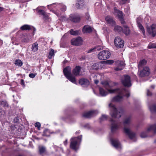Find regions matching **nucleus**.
<instances>
[{"label": "nucleus", "mask_w": 156, "mask_h": 156, "mask_svg": "<svg viewBox=\"0 0 156 156\" xmlns=\"http://www.w3.org/2000/svg\"><path fill=\"white\" fill-rule=\"evenodd\" d=\"M21 82L22 83H23V80H21Z\"/></svg>", "instance_id": "13d9d810"}, {"label": "nucleus", "mask_w": 156, "mask_h": 156, "mask_svg": "<svg viewBox=\"0 0 156 156\" xmlns=\"http://www.w3.org/2000/svg\"><path fill=\"white\" fill-rule=\"evenodd\" d=\"M70 19L74 22H79L80 20L79 16L76 15H71L70 16Z\"/></svg>", "instance_id": "a211bd4d"}, {"label": "nucleus", "mask_w": 156, "mask_h": 156, "mask_svg": "<svg viewBox=\"0 0 156 156\" xmlns=\"http://www.w3.org/2000/svg\"><path fill=\"white\" fill-rule=\"evenodd\" d=\"M114 61L113 60H107L106 62V63L107 64H111L113 63Z\"/></svg>", "instance_id": "49530a36"}, {"label": "nucleus", "mask_w": 156, "mask_h": 156, "mask_svg": "<svg viewBox=\"0 0 156 156\" xmlns=\"http://www.w3.org/2000/svg\"><path fill=\"white\" fill-rule=\"evenodd\" d=\"M43 18L44 20H47L48 18V16L46 13L45 15L43 16Z\"/></svg>", "instance_id": "a18cd8bd"}, {"label": "nucleus", "mask_w": 156, "mask_h": 156, "mask_svg": "<svg viewBox=\"0 0 156 156\" xmlns=\"http://www.w3.org/2000/svg\"><path fill=\"white\" fill-rule=\"evenodd\" d=\"M20 29L22 30H29L31 29L30 26L28 25H24L22 26Z\"/></svg>", "instance_id": "c756f323"}, {"label": "nucleus", "mask_w": 156, "mask_h": 156, "mask_svg": "<svg viewBox=\"0 0 156 156\" xmlns=\"http://www.w3.org/2000/svg\"><path fill=\"white\" fill-rule=\"evenodd\" d=\"M147 32L153 37H154L156 35V25L153 24L150 27H147Z\"/></svg>", "instance_id": "1a4fd4ad"}, {"label": "nucleus", "mask_w": 156, "mask_h": 156, "mask_svg": "<svg viewBox=\"0 0 156 156\" xmlns=\"http://www.w3.org/2000/svg\"><path fill=\"white\" fill-rule=\"evenodd\" d=\"M151 130H153L154 133H156V125L154 124L149 126L147 129V131H149Z\"/></svg>", "instance_id": "f704fd0d"}, {"label": "nucleus", "mask_w": 156, "mask_h": 156, "mask_svg": "<svg viewBox=\"0 0 156 156\" xmlns=\"http://www.w3.org/2000/svg\"><path fill=\"white\" fill-rule=\"evenodd\" d=\"M102 62H101L94 63L92 66V68L96 70L101 69L102 68L103 66V64Z\"/></svg>", "instance_id": "f3484780"}, {"label": "nucleus", "mask_w": 156, "mask_h": 156, "mask_svg": "<svg viewBox=\"0 0 156 156\" xmlns=\"http://www.w3.org/2000/svg\"><path fill=\"white\" fill-rule=\"evenodd\" d=\"M38 12L42 15L43 16L45 15L46 13L43 10H40L38 11Z\"/></svg>", "instance_id": "a19ab883"}, {"label": "nucleus", "mask_w": 156, "mask_h": 156, "mask_svg": "<svg viewBox=\"0 0 156 156\" xmlns=\"http://www.w3.org/2000/svg\"><path fill=\"white\" fill-rule=\"evenodd\" d=\"M56 4V3H53V4H51L50 5H47V7H48L49 6L51 5H54V4Z\"/></svg>", "instance_id": "6e6d98bb"}, {"label": "nucleus", "mask_w": 156, "mask_h": 156, "mask_svg": "<svg viewBox=\"0 0 156 156\" xmlns=\"http://www.w3.org/2000/svg\"><path fill=\"white\" fill-rule=\"evenodd\" d=\"M124 30H122L123 33L126 35H128L130 34V30L129 28L126 25L124 26Z\"/></svg>", "instance_id": "b1692460"}, {"label": "nucleus", "mask_w": 156, "mask_h": 156, "mask_svg": "<svg viewBox=\"0 0 156 156\" xmlns=\"http://www.w3.org/2000/svg\"><path fill=\"white\" fill-rule=\"evenodd\" d=\"M94 51H95L94 48H91V49L87 51V53H90Z\"/></svg>", "instance_id": "de8ad7c7"}, {"label": "nucleus", "mask_w": 156, "mask_h": 156, "mask_svg": "<svg viewBox=\"0 0 156 156\" xmlns=\"http://www.w3.org/2000/svg\"><path fill=\"white\" fill-rule=\"evenodd\" d=\"M86 18L87 20H89L90 16L88 13H87L86 15Z\"/></svg>", "instance_id": "3c124183"}, {"label": "nucleus", "mask_w": 156, "mask_h": 156, "mask_svg": "<svg viewBox=\"0 0 156 156\" xmlns=\"http://www.w3.org/2000/svg\"><path fill=\"white\" fill-rule=\"evenodd\" d=\"M115 12L118 14L117 16L120 19H122V11H121L117 9H115Z\"/></svg>", "instance_id": "2f4dec72"}, {"label": "nucleus", "mask_w": 156, "mask_h": 156, "mask_svg": "<svg viewBox=\"0 0 156 156\" xmlns=\"http://www.w3.org/2000/svg\"><path fill=\"white\" fill-rule=\"evenodd\" d=\"M127 0H121L120 2V4H125L127 1Z\"/></svg>", "instance_id": "8fccbe9b"}, {"label": "nucleus", "mask_w": 156, "mask_h": 156, "mask_svg": "<svg viewBox=\"0 0 156 156\" xmlns=\"http://www.w3.org/2000/svg\"><path fill=\"white\" fill-rule=\"evenodd\" d=\"M67 139H66L65 141L64 142V144L65 145H66L67 144Z\"/></svg>", "instance_id": "603ef678"}, {"label": "nucleus", "mask_w": 156, "mask_h": 156, "mask_svg": "<svg viewBox=\"0 0 156 156\" xmlns=\"http://www.w3.org/2000/svg\"><path fill=\"white\" fill-rule=\"evenodd\" d=\"M152 95V93L148 90L147 91V95L148 96H150Z\"/></svg>", "instance_id": "09e8293b"}, {"label": "nucleus", "mask_w": 156, "mask_h": 156, "mask_svg": "<svg viewBox=\"0 0 156 156\" xmlns=\"http://www.w3.org/2000/svg\"><path fill=\"white\" fill-rule=\"evenodd\" d=\"M109 106L110 108V115L113 118H119L121 117L122 113V110H118L115 106L112 103L109 105Z\"/></svg>", "instance_id": "7ed1b4c3"}, {"label": "nucleus", "mask_w": 156, "mask_h": 156, "mask_svg": "<svg viewBox=\"0 0 156 156\" xmlns=\"http://www.w3.org/2000/svg\"><path fill=\"white\" fill-rule=\"evenodd\" d=\"M79 83L83 87H87L89 84V82L88 80L86 79L83 78L80 79L79 81Z\"/></svg>", "instance_id": "aec40b11"}, {"label": "nucleus", "mask_w": 156, "mask_h": 156, "mask_svg": "<svg viewBox=\"0 0 156 156\" xmlns=\"http://www.w3.org/2000/svg\"><path fill=\"white\" fill-rule=\"evenodd\" d=\"M55 55L54 50L53 49H51L49 52V55L48 58L49 59H51L52 57L54 56Z\"/></svg>", "instance_id": "473e14b6"}, {"label": "nucleus", "mask_w": 156, "mask_h": 156, "mask_svg": "<svg viewBox=\"0 0 156 156\" xmlns=\"http://www.w3.org/2000/svg\"><path fill=\"white\" fill-rule=\"evenodd\" d=\"M81 67L79 66H76L75 68L73 70V74L75 76L79 75Z\"/></svg>", "instance_id": "412c9836"}, {"label": "nucleus", "mask_w": 156, "mask_h": 156, "mask_svg": "<svg viewBox=\"0 0 156 156\" xmlns=\"http://www.w3.org/2000/svg\"><path fill=\"white\" fill-rule=\"evenodd\" d=\"M108 118V116L105 115H102L101 117L100 118V121L101 122L103 121L106 120Z\"/></svg>", "instance_id": "4c0bfd02"}, {"label": "nucleus", "mask_w": 156, "mask_h": 156, "mask_svg": "<svg viewBox=\"0 0 156 156\" xmlns=\"http://www.w3.org/2000/svg\"><path fill=\"white\" fill-rule=\"evenodd\" d=\"M110 53L108 50H103L100 51L98 55V58L101 60H106L110 56Z\"/></svg>", "instance_id": "423d86ee"}, {"label": "nucleus", "mask_w": 156, "mask_h": 156, "mask_svg": "<svg viewBox=\"0 0 156 156\" xmlns=\"http://www.w3.org/2000/svg\"><path fill=\"white\" fill-rule=\"evenodd\" d=\"M147 63V61L145 59H143L140 61L138 64V68L140 69L143 66L145 65Z\"/></svg>", "instance_id": "bb28decb"}, {"label": "nucleus", "mask_w": 156, "mask_h": 156, "mask_svg": "<svg viewBox=\"0 0 156 156\" xmlns=\"http://www.w3.org/2000/svg\"><path fill=\"white\" fill-rule=\"evenodd\" d=\"M101 83L109 93H113L116 92L119 94V95L112 98V101H122L123 99V96L121 95H125L127 97H128L130 95L128 91L127 90L125 89H109L112 87V86L110 85L107 81H102L101 82Z\"/></svg>", "instance_id": "f257e3e1"}, {"label": "nucleus", "mask_w": 156, "mask_h": 156, "mask_svg": "<svg viewBox=\"0 0 156 156\" xmlns=\"http://www.w3.org/2000/svg\"><path fill=\"white\" fill-rule=\"evenodd\" d=\"M71 44L73 45L79 46L82 43V40L81 37H78L76 38L72 39L71 41Z\"/></svg>", "instance_id": "ddd939ff"}, {"label": "nucleus", "mask_w": 156, "mask_h": 156, "mask_svg": "<svg viewBox=\"0 0 156 156\" xmlns=\"http://www.w3.org/2000/svg\"><path fill=\"white\" fill-rule=\"evenodd\" d=\"M139 18H137V26L139 27L140 29L142 31L143 34L145 35V32L144 28L143 26L140 23V22L138 21Z\"/></svg>", "instance_id": "5701e85b"}, {"label": "nucleus", "mask_w": 156, "mask_h": 156, "mask_svg": "<svg viewBox=\"0 0 156 156\" xmlns=\"http://www.w3.org/2000/svg\"><path fill=\"white\" fill-rule=\"evenodd\" d=\"M149 109L151 111L153 112H156V105H153L149 106Z\"/></svg>", "instance_id": "e433bc0d"}, {"label": "nucleus", "mask_w": 156, "mask_h": 156, "mask_svg": "<svg viewBox=\"0 0 156 156\" xmlns=\"http://www.w3.org/2000/svg\"><path fill=\"white\" fill-rule=\"evenodd\" d=\"M150 73V69L148 67H144L142 70L140 71L139 74L140 77L148 76Z\"/></svg>", "instance_id": "9d476101"}, {"label": "nucleus", "mask_w": 156, "mask_h": 156, "mask_svg": "<svg viewBox=\"0 0 156 156\" xmlns=\"http://www.w3.org/2000/svg\"><path fill=\"white\" fill-rule=\"evenodd\" d=\"M57 16H59V15H57Z\"/></svg>", "instance_id": "bf43d9fd"}, {"label": "nucleus", "mask_w": 156, "mask_h": 156, "mask_svg": "<svg viewBox=\"0 0 156 156\" xmlns=\"http://www.w3.org/2000/svg\"><path fill=\"white\" fill-rule=\"evenodd\" d=\"M131 121V119L130 117H127L124 120L123 125L125 133L129 136L130 139H133L135 137V135L131 132L130 128Z\"/></svg>", "instance_id": "f03ea898"}, {"label": "nucleus", "mask_w": 156, "mask_h": 156, "mask_svg": "<svg viewBox=\"0 0 156 156\" xmlns=\"http://www.w3.org/2000/svg\"><path fill=\"white\" fill-rule=\"evenodd\" d=\"M114 44L116 47L118 48L122 47L124 45V41L119 37H117L114 40Z\"/></svg>", "instance_id": "6e6552de"}, {"label": "nucleus", "mask_w": 156, "mask_h": 156, "mask_svg": "<svg viewBox=\"0 0 156 156\" xmlns=\"http://www.w3.org/2000/svg\"><path fill=\"white\" fill-rule=\"evenodd\" d=\"M39 149L40 154L41 155H43L46 152L45 147L43 146H39Z\"/></svg>", "instance_id": "a878e982"}, {"label": "nucleus", "mask_w": 156, "mask_h": 156, "mask_svg": "<svg viewBox=\"0 0 156 156\" xmlns=\"http://www.w3.org/2000/svg\"><path fill=\"white\" fill-rule=\"evenodd\" d=\"M108 91H106L103 88H99V92L100 94L102 96H105L108 94Z\"/></svg>", "instance_id": "393cba45"}, {"label": "nucleus", "mask_w": 156, "mask_h": 156, "mask_svg": "<svg viewBox=\"0 0 156 156\" xmlns=\"http://www.w3.org/2000/svg\"><path fill=\"white\" fill-rule=\"evenodd\" d=\"M32 50L34 52L37 51L38 49V44L37 42H35L33 44L32 47Z\"/></svg>", "instance_id": "cd10ccee"}, {"label": "nucleus", "mask_w": 156, "mask_h": 156, "mask_svg": "<svg viewBox=\"0 0 156 156\" xmlns=\"http://www.w3.org/2000/svg\"><path fill=\"white\" fill-rule=\"evenodd\" d=\"M99 82V81L98 80H94V83L96 84H97Z\"/></svg>", "instance_id": "864d4df0"}, {"label": "nucleus", "mask_w": 156, "mask_h": 156, "mask_svg": "<svg viewBox=\"0 0 156 156\" xmlns=\"http://www.w3.org/2000/svg\"><path fill=\"white\" fill-rule=\"evenodd\" d=\"M114 30L115 31H117L118 32H120L122 30V28L120 26H115L114 28Z\"/></svg>", "instance_id": "c9c22d12"}, {"label": "nucleus", "mask_w": 156, "mask_h": 156, "mask_svg": "<svg viewBox=\"0 0 156 156\" xmlns=\"http://www.w3.org/2000/svg\"><path fill=\"white\" fill-rule=\"evenodd\" d=\"M116 67L115 70L116 71L121 70L123 69L125 66L124 62L121 61H117L115 62Z\"/></svg>", "instance_id": "f8f14e48"}, {"label": "nucleus", "mask_w": 156, "mask_h": 156, "mask_svg": "<svg viewBox=\"0 0 156 156\" xmlns=\"http://www.w3.org/2000/svg\"><path fill=\"white\" fill-rule=\"evenodd\" d=\"M35 126L38 128H40L41 127V124L39 122H37L35 123Z\"/></svg>", "instance_id": "37998d69"}, {"label": "nucleus", "mask_w": 156, "mask_h": 156, "mask_svg": "<svg viewBox=\"0 0 156 156\" xmlns=\"http://www.w3.org/2000/svg\"><path fill=\"white\" fill-rule=\"evenodd\" d=\"M70 33L71 35H76L80 34V30L74 31L73 29H71L70 31Z\"/></svg>", "instance_id": "72a5a7b5"}, {"label": "nucleus", "mask_w": 156, "mask_h": 156, "mask_svg": "<svg viewBox=\"0 0 156 156\" xmlns=\"http://www.w3.org/2000/svg\"><path fill=\"white\" fill-rule=\"evenodd\" d=\"M14 64L18 66H21L23 64L22 61L20 59H18L16 60L14 62Z\"/></svg>", "instance_id": "7c9ffc66"}, {"label": "nucleus", "mask_w": 156, "mask_h": 156, "mask_svg": "<svg viewBox=\"0 0 156 156\" xmlns=\"http://www.w3.org/2000/svg\"><path fill=\"white\" fill-rule=\"evenodd\" d=\"M112 145L117 149H120L121 145L119 141L117 140H111Z\"/></svg>", "instance_id": "dca6fc26"}, {"label": "nucleus", "mask_w": 156, "mask_h": 156, "mask_svg": "<svg viewBox=\"0 0 156 156\" xmlns=\"http://www.w3.org/2000/svg\"><path fill=\"white\" fill-rule=\"evenodd\" d=\"M98 113V111H91L84 113L83 115L84 117L90 118L94 115L95 114H97Z\"/></svg>", "instance_id": "4468645a"}, {"label": "nucleus", "mask_w": 156, "mask_h": 156, "mask_svg": "<svg viewBox=\"0 0 156 156\" xmlns=\"http://www.w3.org/2000/svg\"><path fill=\"white\" fill-rule=\"evenodd\" d=\"M105 20L108 23L112 26H114L115 24V22L113 20V18L110 16H107L105 18Z\"/></svg>", "instance_id": "6ab92c4d"}, {"label": "nucleus", "mask_w": 156, "mask_h": 156, "mask_svg": "<svg viewBox=\"0 0 156 156\" xmlns=\"http://www.w3.org/2000/svg\"><path fill=\"white\" fill-rule=\"evenodd\" d=\"M84 0H77L76 5V8L80 9L84 5Z\"/></svg>", "instance_id": "4be33fe9"}, {"label": "nucleus", "mask_w": 156, "mask_h": 156, "mask_svg": "<svg viewBox=\"0 0 156 156\" xmlns=\"http://www.w3.org/2000/svg\"><path fill=\"white\" fill-rule=\"evenodd\" d=\"M93 28L88 25H85L82 28V31L83 33H90L93 31Z\"/></svg>", "instance_id": "2eb2a0df"}, {"label": "nucleus", "mask_w": 156, "mask_h": 156, "mask_svg": "<svg viewBox=\"0 0 156 156\" xmlns=\"http://www.w3.org/2000/svg\"><path fill=\"white\" fill-rule=\"evenodd\" d=\"M111 122V129L112 133L115 132L120 126V124L117 122L114 121L112 119L110 120Z\"/></svg>", "instance_id": "9b49d317"}, {"label": "nucleus", "mask_w": 156, "mask_h": 156, "mask_svg": "<svg viewBox=\"0 0 156 156\" xmlns=\"http://www.w3.org/2000/svg\"><path fill=\"white\" fill-rule=\"evenodd\" d=\"M66 9V7H64L63 8V9H62V10L63 11H65Z\"/></svg>", "instance_id": "5fc2aeb1"}, {"label": "nucleus", "mask_w": 156, "mask_h": 156, "mask_svg": "<svg viewBox=\"0 0 156 156\" xmlns=\"http://www.w3.org/2000/svg\"><path fill=\"white\" fill-rule=\"evenodd\" d=\"M121 81L123 85L126 87H129L131 86L130 76L128 75H124L122 78Z\"/></svg>", "instance_id": "0eeeda50"}, {"label": "nucleus", "mask_w": 156, "mask_h": 156, "mask_svg": "<svg viewBox=\"0 0 156 156\" xmlns=\"http://www.w3.org/2000/svg\"><path fill=\"white\" fill-rule=\"evenodd\" d=\"M151 87L153 89H154V85H151Z\"/></svg>", "instance_id": "4d7b16f0"}, {"label": "nucleus", "mask_w": 156, "mask_h": 156, "mask_svg": "<svg viewBox=\"0 0 156 156\" xmlns=\"http://www.w3.org/2000/svg\"><path fill=\"white\" fill-rule=\"evenodd\" d=\"M0 9H1V10H2V8H1H1H0Z\"/></svg>", "instance_id": "052dcab7"}, {"label": "nucleus", "mask_w": 156, "mask_h": 156, "mask_svg": "<svg viewBox=\"0 0 156 156\" xmlns=\"http://www.w3.org/2000/svg\"><path fill=\"white\" fill-rule=\"evenodd\" d=\"M149 49L156 48V44L154 43H150L148 46Z\"/></svg>", "instance_id": "58836bf2"}, {"label": "nucleus", "mask_w": 156, "mask_h": 156, "mask_svg": "<svg viewBox=\"0 0 156 156\" xmlns=\"http://www.w3.org/2000/svg\"><path fill=\"white\" fill-rule=\"evenodd\" d=\"M35 76H36L35 74H34V73H30V74H29V76L30 78H33L34 77H35Z\"/></svg>", "instance_id": "c03bdc74"}, {"label": "nucleus", "mask_w": 156, "mask_h": 156, "mask_svg": "<svg viewBox=\"0 0 156 156\" xmlns=\"http://www.w3.org/2000/svg\"><path fill=\"white\" fill-rule=\"evenodd\" d=\"M64 74L66 77L72 83L76 84V81L75 77L71 73V68L68 66L64 69L63 71Z\"/></svg>", "instance_id": "20e7f679"}, {"label": "nucleus", "mask_w": 156, "mask_h": 156, "mask_svg": "<svg viewBox=\"0 0 156 156\" xmlns=\"http://www.w3.org/2000/svg\"><path fill=\"white\" fill-rule=\"evenodd\" d=\"M1 105L5 109L9 107V104L5 100L2 101L1 102Z\"/></svg>", "instance_id": "c85d7f7f"}, {"label": "nucleus", "mask_w": 156, "mask_h": 156, "mask_svg": "<svg viewBox=\"0 0 156 156\" xmlns=\"http://www.w3.org/2000/svg\"><path fill=\"white\" fill-rule=\"evenodd\" d=\"M94 48V49L95 51L97 50L99 51L101 49H102V47L100 46H98L95 47Z\"/></svg>", "instance_id": "ea45409f"}, {"label": "nucleus", "mask_w": 156, "mask_h": 156, "mask_svg": "<svg viewBox=\"0 0 156 156\" xmlns=\"http://www.w3.org/2000/svg\"><path fill=\"white\" fill-rule=\"evenodd\" d=\"M140 136L142 138H145L147 136V134L146 132H142L140 134Z\"/></svg>", "instance_id": "79ce46f5"}, {"label": "nucleus", "mask_w": 156, "mask_h": 156, "mask_svg": "<svg viewBox=\"0 0 156 156\" xmlns=\"http://www.w3.org/2000/svg\"><path fill=\"white\" fill-rule=\"evenodd\" d=\"M81 136L71 138L70 140V147L75 151H76L78 149V144L81 142Z\"/></svg>", "instance_id": "39448f33"}]
</instances>
